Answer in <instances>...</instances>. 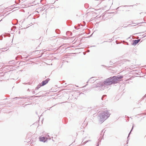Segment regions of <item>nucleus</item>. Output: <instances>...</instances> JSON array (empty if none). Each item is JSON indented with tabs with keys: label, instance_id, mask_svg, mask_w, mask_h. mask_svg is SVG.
Here are the masks:
<instances>
[{
	"label": "nucleus",
	"instance_id": "1",
	"mask_svg": "<svg viewBox=\"0 0 146 146\" xmlns=\"http://www.w3.org/2000/svg\"><path fill=\"white\" fill-rule=\"evenodd\" d=\"M116 76L108 78L104 82V84L106 85H110L113 83H116Z\"/></svg>",
	"mask_w": 146,
	"mask_h": 146
},
{
	"label": "nucleus",
	"instance_id": "2",
	"mask_svg": "<svg viewBox=\"0 0 146 146\" xmlns=\"http://www.w3.org/2000/svg\"><path fill=\"white\" fill-rule=\"evenodd\" d=\"M109 115V113L107 111H104L99 115L100 120L102 121L104 119H106L108 117Z\"/></svg>",
	"mask_w": 146,
	"mask_h": 146
},
{
	"label": "nucleus",
	"instance_id": "3",
	"mask_svg": "<svg viewBox=\"0 0 146 146\" xmlns=\"http://www.w3.org/2000/svg\"><path fill=\"white\" fill-rule=\"evenodd\" d=\"M116 79H117L116 82L117 83L119 81H121V79H122L123 78V76H116Z\"/></svg>",
	"mask_w": 146,
	"mask_h": 146
},
{
	"label": "nucleus",
	"instance_id": "4",
	"mask_svg": "<svg viewBox=\"0 0 146 146\" xmlns=\"http://www.w3.org/2000/svg\"><path fill=\"white\" fill-rule=\"evenodd\" d=\"M39 140L41 141L45 142L47 140V138L44 137H40Z\"/></svg>",
	"mask_w": 146,
	"mask_h": 146
},
{
	"label": "nucleus",
	"instance_id": "5",
	"mask_svg": "<svg viewBox=\"0 0 146 146\" xmlns=\"http://www.w3.org/2000/svg\"><path fill=\"white\" fill-rule=\"evenodd\" d=\"M48 82V80H45L43 81L42 82V85L41 86H43L46 84Z\"/></svg>",
	"mask_w": 146,
	"mask_h": 146
},
{
	"label": "nucleus",
	"instance_id": "6",
	"mask_svg": "<svg viewBox=\"0 0 146 146\" xmlns=\"http://www.w3.org/2000/svg\"><path fill=\"white\" fill-rule=\"evenodd\" d=\"M140 41V40H134L133 44V45H135L136 44H137Z\"/></svg>",
	"mask_w": 146,
	"mask_h": 146
},
{
	"label": "nucleus",
	"instance_id": "7",
	"mask_svg": "<svg viewBox=\"0 0 146 146\" xmlns=\"http://www.w3.org/2000/svg\"><path fill=\"white\" fill-rule=\"evenodd\" d=\"M31 138H30L29 140L27 141V142H29L31 141Z\"/></svg>",
	"mask_w": 146,
	"mask_h": 146
},
{
	"label": "nucleus",
	"instance_id": "8",
	"mask_svg": "<svg viewBox=\"0 0 146 146\" xmlns=\"http://www.w3.org/2000/svg\"><path fill=\"white\" fill-rule=\"evenodd\" d=\"M98 86H94V87H93V88H96V87H97Z\"/></svg>",
	"mask_w": 146,
	"mask_h": 146
}]
</instances>
